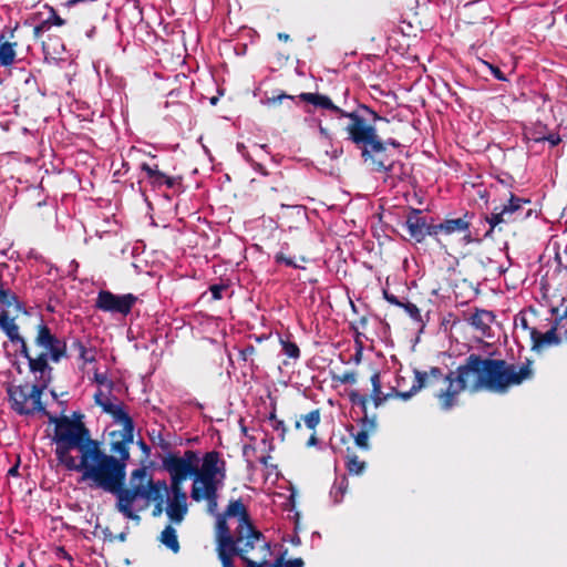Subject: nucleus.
<instances>
[{"mask_svg": "<svg viewBox=\"0 0 567 567\" xmlns=\"http://www.w3.org/2000/svg\"><path fill=\"white\" fill-rule=\"evenodd\" d=\"M533 375L529 360L522 365H516L503 359L483 358L471 353L455 372L450 371L447 374H444L439 367H431L429 371L415 369L414 380L409 391H398L393 388L388 394L406 401L422 389L432 388L440 381H444L447 384L446 388L436 391L434 396L439 400L441 410L450 411L457 404L458 394L466 389L473 393L486 390L504 394L512 386L522 384Z\"/></svg>", "mask_w": 567, "mask_h": 567, "instance_id": "1", "label": "nucleus"}, {"mask_svg": "<svg viewBox=\"0 0 567 567\" xmlns=\"http://www.w3.org/2000/svg\"><path fill=\"white\" fill-rule=\"evenodd\" d=\"M0 321L8 339L20 346L19 353L28 361L29 371L35 380L32 385L24 383L8 389L11 409L19 415H33L35 411H44L41 398L52 381L53 368L50 362L59 363L70 358L66 340L53 333L43 318L39 317L31 347L20 334L17 323L7 322L4 317H1Z\"/></svg>", "mask_w": 567, "mask_h": 567, "instance_id": "2", "label": "nucleus"}, {"mask_svg": "<svg viewBox=\"0 0 567 567\" xmlns=\"http://www.w3.org/2000/svg\"><path fill=\"white\" fill-rule=\"evenodd\" d=\"M298 99L328 111L332 118H348L349 122L343 126L347 138L361 150V158L371 172L393 171L394 156L389 147L399 150L402 145L394 138L383 141L379 136L375 123L388 122L385 117L365 104H359L353 111L343 110L337 106L328 95L320 93L305 92L300 93Z\"/></svg>", "mask_w": 567, "mask_h": 567, "instance_id": "3", "label": "nucleus"}, {"mask_svg": "<svg viewBox=\"0 0 567 567\" xmlns=\"http://www.w3.org/2000/svg\"><path fill=\"white\" fill-rule=\"evenodd\" d=\"M110 437V450L118 457L106 454L95 440L81 464L87 466L83 481H91L93 486L105 492L125 484L126 463L130 460V444L133 443L134 431H112Z\"/></svg>", "mask_w": 567, "mask_h": 567, "instance_id": "4", "label": "nucleus"}, {"mask_svg": "<svg viewBox=\"0 0 567 567\" xmlns=\"http://www.w3.org/2000/svg\"><path fill=\"white\" fill-rule=\"evenodd\" d=\"M48 416L49 422L55 425L53 442H55V456L60 464L69 471L82 473L84 477L85 466H81L84 454L92 447L95 440L91 437L89 429L81 421L72 420L69 416H56L51 414L45 408L44 411H38Z\"/></svg>", "mask_w": 567, "mask_h": 567, "instance_id": "5", "label": "nucleus"}, {"mask_svg": "<svg viewBox=\"0 0 567 567\" xmlns=\"http://www.w3.org/2000/svg\"><path fill=\"white\" fill-rule=\"evenodd\" d=\"M109 493L116 496L115 507L122 515L132 520H140L138 514L133 508L134 502L137 498L146 499L148 503L165 502L168 485L164 480L154 481L146 467L142 466L131 473L128 487L124 484L120 488H112Z\"/></svg>", "mask_w": 567, "mask_h": 567, "instance_id": "6", "label": "nucleus"}, {"mask_svg": "<svg viewBox=\"0 0 567 567\" xmlns=\"http://www.w3.org/2000/svg\"><path fill=\"white\" fill-rule=\"evenodd\" d=\"M227 517L223 514H217L216 522V543L217 555L223 567H235L234 557H239L246 566L256 550L257 542L248 539L245 535H239V527L237 526L234 534L230 533L227 524Z\"/></svg>", "mask_w": 567, "mask_h": 567, "instance_id": "7", "label": "nucleus"}, {"mask_svg": "<svg viewBox=\"0 0 567 567\" xmlns=\"http://www.w3.org/2000/svg\"><path fill=\"white\" fill-rule=\"evenodd\" d=\"M530 205V200L511 194L507 204L494 208L491 215L485 216L489 229L485 236H491L494 230L499 233L506 231L509 225L526 220L533 213V209L526 206Z\"/></svg>", "mask_w": 567, "mask_h": 567, "instance_id": "8", "label": "nucleus"}, {"mask_svg": "<svg viewBox=\"0 0 567 567\" xmlns=\"http://www.w3.org/2000/svg\"><path fill=\"white\" fill-rule=\"evenodd\" d=\"M196 463L195 480L192 486L199 488L221 487L227 477V463L218 451H209Z\"/></svg>", "mask_w": 567, "mask_h": 567, "instance_id": "9", "label": "nucleus"}, {"mask_svg": "<svg viewBox=\"0 0 567 567\" xmlns=\"http://www.w3.org/2000/svg\"><path fill=\"white\" fill-rule=\"evenodd\" d=\"M473 213L465 212L460 217H445L436 223V228H433L435 234L434 241L441 249L447 250L455 236L461 235L465 244L474 241L470 227L472 225Z\"/></svg>", "mask_w": 567, "mask_h": 567, "instance_id": "10", "label": "nucleus"}, {"mask_svg": "<svg viewBox=\"0 0 567 567\" xmlns=\"http://www.w3.org/2000/svg\"><path fill=\"white\" fill-rule=\"evenodd\" d=\"M200 458L197 451L186 450L183 456L169 453L163 458V468L168 472L171 478L186 481L195 480L196 463Z\"/></svg>", "mask_w": 567, "mask_h": 567, "instance_id": "11", "label": "nucleus"}, {"mask_svg": "<svg viewBox=\"0 0 567 567\" xmlns=\"http://www.w3.org/2000/svg\"><path fill=\"white\" fill-rule=\"evenodd\" d=\"M221 514L227 518L237 517L239 535H245L248 539H255L258 548L266 547L265 536L252 524L250 515L240 498L231 499Z\"/></svg>", "mask_w": 567, "mask_h": 567, "instance_id": "12", "label": "nucleus"}, {"mask_svg": "<svg viewBox=\"0 0 567 567\" xmlns=\"http://www.w3.org/2000/svg\"><path fill=\"white\" fill-rule=\"evenodd\" d=\"M349 401L353 405L361 408L363 416L360 420L361 430L353 435L355 445L361 450H369V434L377 430V415L370 416L368 413L369 398L355 390L350 391Z\"/></svg>", "mask_w": 567, "mask_h": 567, "instance_id": "13", "label": "nucleus"}, {"mask_svg": "<svg viewBox=\"0 0 567 567\" xmlns=\"http://www.w3.org/2000/svg\"><path fill=\"white\" fill-rule=\"evenodd\" d=\"M137 300L133 293L115 295L110 290H100L94 306L104 312L127 316Z\"/></svg>", "mask_w": 567, "mask_h": 567, "instance_id": "14", "label": "nucleus"}, {"mask_svg": "<svg viewBox=\"0 0 567 567\" xmlns=\"http://www.w3.org/2000/svg\"><path fill=\"white\" fill-rule=\"evenodd\" d=\"M404 227L409 233V239L415 244L423 243L427 236L435 239L433 228H436V223H433V218L427 221L422 209L410 207Z\"/></svg>", "mask_w": 567, "mask_h": 567, "instance_id": "15", "label": "nucleus"}, {"mask_svg": "<svg viewBox=\"0 0 567 567\" xmlns=\"http://www.w3.org/2000/svg\"><path fill=\"white\" fill-rule=\"evenodd\" d=\"M43 8L48 10V16L45 18H42V12H35L30 17L32 22H37L33 28L34 40H40L42 35L53 25L62 27L66 23V21L58 14L53 7L44 4Z\"/></svg>", "mask_w": 567, "mask_h": 567, "instance_id": "16", "label": "nucleus"}, {"mask_svg": "<svg viewBox=\"0 0 567 567\" xmlns=\"http://www.w3.org/2000/svg\"><path fill=\"white\" fill-rule=\"evenodd\" d=\"M141 171L146 174V179L153 188H173L182 181L181 177L168 176L162 172L156 163H142Z\"/></svg>", "mask_w": 567, "mask_h": 567, "instance_id": "17", "label": "nucleus"}, {"mask_svg": "<svg viewBox=\"0 0 567 567\" xmlns=\"http://www.w3.org/2000/svg\"><path fill=\"white\" fill-rule=\"evenodd\" d=\"M563 342V338L559 336L558 328L554 324L545 333L538 330H530V350L537 353L544 350L559 346Z\"/></svg>", "mask_w": 567, "mask_h": 567, "instance_id": "18", "label": "nucleus"}, {"mask_svg": "<svg viewBox=\"0 0 567 567\" xmlns=\"http://www.w3.org/2000/svg\"><path fill=\"white\" fill-rule=\"evenodd\" d=\"M260 556L252 555L246 567H303L305 561L302 558H293L287 561L282 560V557L278 558L275 564H270L267 557L270 555V547L266 542L265 548H257Z\"/></svg>", "mask_w": 567, "mask_h": 567, "instance_id": "19", "label": "nucleus"}, {"mask_svg": "<svg viewBox=\"0 0 567 567\" xmlns=\"http://www.w3.org/2000/svg\"><path fill=\"white\" fill-rule=\"evenodd\" d=\"M494 320V313L484 309H475L474 312L467 313L466 317V321L483 337L491 336V324Z\"/></svg>", "mask_w": 567, "mask_h": 567, "instance_id": "20", "label": "nucleus"}, {"mask_svg": "<svg viewBox=\"0 0 567 567\" xmlns=\"http://www.w3.org/2000/svg\"><path fill=\"white\" fill-rule=\"evenodd\" d=\"M220 487H212V488H199V486H192L190 497L193 501L200 503L203 501L207 502V512L209 514H216L218 506V489Z\"/></svg>", "mask_w": 567, "mask_h": 567, "instance_id": "21", "label": "nucleus"}, {"mask_svg": "<svg viewBox=\"0 0 567 567\" xmlns=\"http://www.w3.org/2000/svg\"><path fill=\"white\" fill-rule=\"evenodd\" d=\"M301 421H303L305 426L312 431L310 437L308 439L306 445L308 447L316 446L318 444V437L316 434V429L320 424L321 421V411L320 409L311 410L309 413L302 415L299 420L295 422V429L298 431L301 429Z\"/></svg>", "mask_w": 567, "mask_h": 567, "instance_id": "22", "label": "nucleus"}, {"mask_svg": "<svg viewBox=\"0 0 567 567\" xmlns=\"http://www.w3.org/2000/svg\"><path fill=\"white\" fill-rule=\"evenodd\" d=\"M103 411L110 414L115 422L121 423L123 429L121 431H134V421L130 414L124 410L122 404H105Z\"/></svg>", "mask_w": 567, "mask_h": 567, "instance_id": "23", "label": "nucleus"}, {"mask_svg": "<svg viewBox=\"0 0 567 567\" xmlns=\"http://www.w3.org/2000/svg\"><path fill=\"white\" fill-rule=\"evenodd\" d=\"M188 512L187 501L182 499H167L165 513L171 523L179 525Z\"/></svg>", "mask_w": 567, "mask_h": 567, "instance_id": "24", "label": "nucleus"}, {"mask_svg": "<svg viewBox=\"0 0 567 567\" xmlns=\"http://www.w3.org/2000/svg\"><path fill=\"white\" fill-rule=\"evenodd\" d=\"M372 384L371 395H368L369 401L373 402L375 408L381 406L383 403L392 399V394H385L382 391L381 374L379 371H374L370 378Z\"/></svg>", "mask_w": 567, "mask_h": 567, "instance_id": "25", "label": "nucleus"}, {"mask_svg": "<svg viewBox=\"0 0 567 567\" xmlns=\"http://www.w3.org/2000/svg\"><path fill=\"white\" fill-rule=\"evenodd\" d=\"M3 34H0V65L3 68L11 66L17 56V42L2 41Z\"/></svg>", "mask_w": 567, "mask_h": 567, "instance_id": "26", "label": "nucleus"}, {"mask_svg": "<svg viewBox=\"0 0 567 567\" xmlns=\"http://www.w3.org/2000/svg\"><path fill=\"white\" fill-rule=\"evenodd\" d=\"M159 540L174 554H177L181 549L177 533L172 525H167L161 533Z\"/></svg>", "mask_w": 567, "mask_h": 567, "instance_id": "27", "label": "nucleus"}, {"mask_svg": "<svg viewBox=\"0 0 567 567\" xmlns=\"http://www.w3.org/2000/svg\"><path fill=\"white\" fill-rule=\"evenodd\" d=\"M71 350H75L78 352L79 360H81L84 364L95 361V349L86 348L80 339H74L72 341Z\"/></svg>", "mask_w": 567, "mask_h": 567, "instance_id": "28", "label": "nucleus"}, {"mask_svg": "<svg viewBox=\"0 0 567 567\" xmlns=\"http://www.w3.org/2000/svg\"><path fill=\"white\" fill-rule=\"evenodd\" d=\"M549 133L546 124L542 122L534 123L529 128L526 130L525 136L535 143L545 142V135Z\"/></svg>", "mask_w": 567, "mask_h": 567, "instance_id": "29", "label": "nucleus"}, {"mask_svg": "<svg viewBox=\"0 0 567 567\" xmlns=\"http://www.w3.org/2000/svg\"><path fill=\"white\" fill-rule=\"evenodd\" d=\"M346 467L349 474L360 475L364 472L367 464L352 453L347 456Z\"/></svg>", "mask_w": 567, "mask_h": 567, "instance_id": "30", "label": "nucleus"}, {"mask_svg": "<svg viewBox=\"0 0 567 567\" xmlns=\"http://www.w3.org/2000/svg\"><path fill=\"white\" fill-rule=\"evenodd\" d=\"M393 171L383 172L388 178L404 181L409 176V169L406 165L400 161L393 159Z\"/></svg>", "mask_w": 567, "mask_h": 567, "instance_id": "31", "label": "nucleus"}, {"mask_svg": "<svg viewBox=\"0 0 567 567\" xmlns=\"http://www.w3.org/2000/svg\"><path fill=\"white\" fill-rule=\"evenodd\" d=\"M348 489V480L346 476H342L339 482H336L331 488L330 495L333 497L336 504L341 503L344 494Z\"/></svg>", "mask_w": 567, "mask_h": 567, "instance_id": "32", "label": "nucleus"}, {"mask_svg": "<svg viewBox=\"0 0 567 567\" xmlns=\"http://www.w3.org/2000/svg\"><path fill=\"white\" fill-rule=\"evenodd\" d=\"M183 482L184 481L182 480L171 478V486L168 487V492L171 491L172 496L169 498L187 501V494L182 487Z\"/></svg>", "mask_w": 567, "mask_h": 567, "instance_id": "33", "label": "nucleus"}, {"mask_svg": "<svg viewBox=\"0 0 567 567\" xmlns=\"http://www.w3.org/2000/svg\"><path fill=\"white\" fill-rule=\"evenodd\" d=\"M514 326H515V329L520 328L524 332H526L529 340H530V330H537V328L529 326L528 319L524 311H520L515 316Z\"/></svg>", "mask_w": 567, "mask_h": 567, "instance_id": "34", "label": "nucleus"}, {"mask_svg": "<svg viewBox=\"0 0 567 567\" xmlns=\"http://www.w3.org/2000/svg\"><path fill=\"white\" fill-rule=\"evenodd\" d=\"M280 343H281L284 353L288 358H291V359H295V360L299 359V357H300V349L297 346V343H295V342H292V341H290L288 339L287 340L281 339Z\"/></svg>", "mask_w": 567, "mask_h": 567, "instance_id": "35", "label": "nucleus"}, {"mask_svg": "<svg viewBox=\"0 0 567 567\" xmlns=\"http://www.w3.org/2000/svg\"><path fill=\"white\" fill-rule=\"evenodd\" d=\"M331 379L333 382H337L340 384H354V383H357V373L354 371H346L342 374L333 373L331 375Z\"/></svg>", "mask_w": 567, "mask_h": 567, "instance_id": "36", "label": "nucleus"}, {"mask_svg": "<svg viewBox=\"0 0 567 567\" xmlns=\"http://www.w3.org/2000/svg\"><path fill=\"white\" fill-rule=\"evenodd\" d=\"M269 420L271 422L272 429L275 431L280 432L279 437H280L281 442H284L286 439V433H287V426H286L285 422L282 420L277 419L275 412L270 413Z\"/></svg>", "mask_w": 567, "mask_h": 567, "instance_id": "37", "label": "nucleus"}, {"mask_svg": "<svg viewBox=\"0 0 567 567\" xmlns=\"http://www.w3.org/2000/svg\"><path fill=\"white\" fill-rule=\"evenodd\" d=\"M555 326L558 328V332L563 338V342H567V307L563 315L555 320Z\"/></svg>", "mask_w": 567, "mask_h": 567, "instance_id": "38", "label": "nucleus"}, {"mask_svg": "<svg viewBox=\"0 0 567 567\" xmlns=\"http://www.w3.org/2000/svg\"><path fill=\"white\" fill-rule=\"evenodd\" d=\"M401 308H403L414 321H422L421 311L416 305L406 301L402 303Z\"/></svg>", "mask_w": 567, "mask_h": 567, "instance_id": "39", "label": "nucleus"}, {"mask_svg": "<svg viewBox=\"0 0 567 567\" xmlns=\"http://www.w3.org/2000/svg\"><path fill=\"white\" fill-rule=\"evenodd\" d=\"M227 288L228 287L223 284L212 285L209 287V291L212 292L213 300H220L223 298V291L226 290Z\"/></svg>", "mask_w": 567, "mask_h": 567, "instance_id": "40", "label": "nucleus"}, {"mask_svg": "<svg viewBox=\"0 0 567 567\" xmlns=\"http://www.w3.org/2000/svg\"><path fill=\"white\" fill-rule=\"evenodd\" d=\"M275 261L278 264H285L286 266L298 268L299 266L295 264L292 258L286 257L284 252H278L275 256Z\"/></svg>", "mask_w": 567, "mask_h": 567, "instance_id": "41", "label": "nucleus"}, {"mask_svg": "<svg viewBox=\"0 0 567 567\" xmlns=\"http://www.w3.org/2000/svg\"><path fill=\"white\" fill-rule=\"evenodd\" d=\"M284 99H289L291 101H295L296 96L289 95L287 93H280L278 95H272L271 97L267 99V103L270 105H275L280 103Z\"/></svg>", "mask_w": 567, "mask_h": 567, "instance_id": "42", "label": "nucleus"}, {"mask_svg": "<svg viewBox=\"0 0 567 567\" xmlns=\"http://www.w3.org/2000/svg\"><path fill=\"white\" fill-rule=\"evenodd\" d=\"M545 142H548L550 147L557 146L561 142V137L557 132H550L545 135Z\"/></svg>", "mask_w": 567, "mask_h": 567, "instance_id": "43", "label": "nucleus"}, {"mask_svg": "<svg viewBox=\"0 0 567 567\" xmlns=\"http://www.w3.org/2000/svg\"><path fill=\"white\" fill-rule=\"evenodd\" d=\"M255 353H256V348L252 344H248L239 351V358L244 361H247L248 358L254 355Z\"/></svg>", "mask_w": 567, "mask_h": 567, "instance_id": "44", "label": "nucleus"}, {"mask_svg": "<svg viewBox=\"0 0 567 567\" xmlns=\"http://www.w3.org/2000/svg\"><path fill=\"white\" fill-rule=\"evenodd\" d=\"M94 381L99 385H105L106 384L110 389L113 386V382L107 380V377H106L105 373H97V372H95L94 373Z\"/></svg>", "mask_w": 567, "mask_h": 567, "instance_id": "45", "label": "nucleus"}, {"mask_svg": "<svg viewBox=\"0 0 567 567\" xmlns=\"http://www.w3.org/2000/svg\"><path fill=\"white\" fill-rule=\"evenodd\" d=\"M486 64L489 68L491 72L495 79H497L499 81H506L505 74L501 71V69L498 66H495L489 63H486Z\"/></svg>", "mask_w": 567, "mask_h": 567, "instance_id": "46", "label": "nucleus"}, {"mask_svg": "<svg viewBox=\"0 0 567 567\" xmlns=\"http://www.w3.org/2000/svg\"><path fill=\"white\" fill-rule=\"evenodd\" d=\"M247 159L251 163V166H252V168H254L256 172L260 173V174H261V175H264V176H267V175H268V171L266 169V167H265L262 164L257 163V162L252 161V159H251V158H249V157H247Z\"/></svg>", "mask_w": 567, "mask_h": 567, "instance_id": "47", "label": "nucleus"}, {"mask_svg": "<svg viewBox=\"0 0 567 567\" xmlns=\"http://www.w3.org/2000/svg\"><path fill=\"white\" fill-rule=\"evenodd\" d=\"M164 503L165 502H156V503H154V507H153V511H152V516L153 517H158V516H161L163 514V512L165 511Z\"/></svg>", "mask_w": 567, "mask_h": 567, "instance_id": "48", "label": "nucleus"}, {"mask_svg": "<svg viewBox=\"0 0 567 567\" xmlns=\"http://www.w3.org/2000/svg\"><path fill=\"white\" fill-rule=\"evenodd\" d=\"M384 298L388 302H390L391 305H394L396 307H400L402 306L403 301L399 300L398 297H395L394 295L392 293H389L388 291H384Z\"/></svg>", "mask_w": 567, "mask_h": 567, "instance_id": "49", "label": "nucleus"}, {"mask_svg": "<svg viewBox=\"0 0 567 567\" xmlns=\"http://www.w3.org/2000/svg\"><path fill=\"white\" fill-rule=\"evenodd\" d=\"M102 396H103L102 391H97L94 394V402H95L96 405H99V406H101L103 409V405L110 404L111 402L109 400H103Z\"/></svg>", "mask_w": 567, "mask_h": 567, "instance_id": "50", "label": "nucleus"}, {"mask_svg": "<svg viewBox=\"0 0 567 567\" xmlns=\"http://www.w3.org/2000/svg\"><path fill=\"white\" fill-rule=\"evenodd\" d=\"M359 336L360 334L358 333L357 334V339L359 338ZM357 342L359 343V348H358V350H357V352L354 354V362L359 363L360 360H361V355H362V343L359 342L358 340H357Z\"/></svg>", "mask_w": 567, "mask_h": 567, "instance_id": "51", "label": "nucleus"}, {"mask_svg": "<svg viewBox=\"0 0 567 567\" xmlns=\"http://www.w3.org/2000/svg\"><path fill=\"white\" fill-rule=\"evenodd\" d=\"M137 444H138L140 449H141L144 453H146V454H148V453H150L151 449H150V446H148V445H147L143 440H140V441L137 442Z\"/></svg>", "mask_w": 567, "mask_h": 567, "instance_id": "52", "label": "nucleus"}, {"mask_svg": "<svg viewBox=\"0 0 567 567\" xmlns=\"http://www.w3.org/2000/svg\"><path fill=\"white\" fill-rule=\"evenodd\" d=\"M277 38L280 40V41H284V42H287L290 40V35L288 33H285V32H279L277 34Z\"/></svg>", "mask_w": 567, "mask_h": 567, "instance_id": "53", "label": "nucleus"}, {"mask_svg": "<svg viewBox=\"0 0 567 567\" xmlns=\"http://www.w3.org/2000/svg\"><path fill=\"white\" fill-rule=\"evenodd\" d=\"M270 460V455H266V456H262L260 457V463L264 464L265 466L268 465V461Z\"/></svg>", "mask_w": 567, "mask_h": 567, "instance_id": "54", "label": "nucleus"}, {"mask_svg": "<svg viewBox=\"0 0 567 567\" xmlns=\"http://www.w3.org/2000/svg\"><path fill=\"white\" fill-rule=\"evenodd\" d=\"M60 551L62 553L63 558L72 560V557L63 548H60Z\"/></svg>", "mask_w": 567, "mask_h": 567, "instance_id": "55", "label": "nucleus"}, {"mask_svg": "<svg viewBox=\"0 0 567 567\" xmlns=\"http://www.w3.org/2000/svg\"><path fill=\"white\" fill-rule=\"evenodd\" d=\"M359 323L362 326V327H365L367 323H368V318L367 317H361L360 320H359Z\"/></svg>", "mask_w": 567, "mask_h": 567, "instance_id": "56", "label": "nucleus"}, {"mask_svg": "<svg viewBox=\"0 0 567 567\" xmlns=\"http://www.w3.org/2000/svg\"><path fill=\"white\" fill-rule=\"evenodd\" d=\"M17 472H18V467H17V466H13V467H11V468L9 470V472H8V473H9V474H11V475H14Z\"/></svg>", "mask_w": 567, "mask_h": 567, "instance_id": "57", "label": "nucleus"}, {"mask_svg": "<svg viewBox=\"0 0 567 567\" xmlns=\"http://www.w3.org/2000/svg\"><path fill=\"white\" fill-rule=\"evenodd\" d=\"M94 32H95V27H93V28L87 32V37H89V38H92V37H93V34H94Z\"/></svg>", "mask_w": 567, "mask_h": 567, "instance_id": "58", "label": "nucleus"}, {"mask_svg": "<svg viewBox=\"0 0 567 567\" xmlns=\"http://www.w3.org/2000/svg\"><path fill=\"white\" fill-rule=\"evenodd\" d=\"M125 537H126V536H125V534H123V533L118 535V539H120V540H122V542H124V540H125Z\"/></svg>", "mask_w": 567, "mask_h": 567, "instance_id": "59", "label": "nucleus"}, {"mask_svg": "<svg viewBox=\"0 0 567 567\" xmlns=\"http://www.w3.org/2000/svg\"><path fill=\"white\" fill-rule=\"evenodd\" d=\"M217 101H218V99H217V97H212L210 103H212L213 105H215V104L217 103Z\"/></svg>", "mask_w": 567, "mask_h": 567, "instance_id": "60", "label": "nucleus"}, {"mask_svg": "<svg viewBox=\"0 0 567 567\" xmlns=\"http://www.w3.org/2000/svg\"><path fill=\"white\" fill-rule=\"evenodd\" d=\"M556 259H557L558 264L561 266L563 264H561L559 254L556 255Z\"/></svg>", "mask_w": 567, "mask_h": 567, "instance_id": "61", "label": "nucleus"}, {"mask_svg": "<svg viewBox=\"0 0 567 567\" xmlns=\"http://www.w3.org/2000/svg\"><path fill=\"white\" fill-rule=\"evenodd\" d=\"M51 394H52V396H53L54 399H56V398H58V395H56L55 391H51Z\"/></svg>", "mask_w": 567, "mask_h": 567, "instance_id": "62", "label": "nucleus"}, {"mask_svg": "<svg viewBox=\"0 0 567 567\" xmlns=\"http://www.w3.org/2000/svg\"><path fill=\"white\" fill-rule=\"evenodd\" d=\"M14 31H16V29L11 30V32H10V38H13V37H14Z\"/></svg>", "mask_w": 567, "mask_h": 567, "instance_id": "63", "label": "nucleus"}, {"mask_svg": "<svg viewBox=\"0 0 567 567\" xmlns=\"http://www.w3.org/2000/svg\"><path fill=\"white\" fill-rule=\"evenodd\" d=\"M18 567H24V563H21Z\"/></svg>", "mask_w": 567, "mask_h": 567, "instance_id": "64", "label": "nucleus"}]
</instances>
